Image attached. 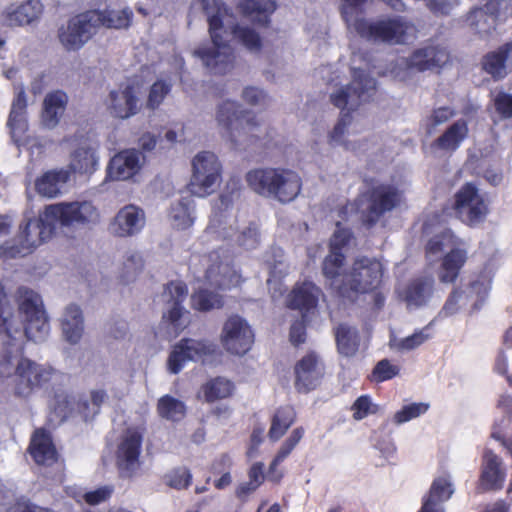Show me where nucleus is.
<instances>
[{
  "label": "nucleus",
  "mask_w": 512,
  "mask_h": 512,
  "mask_svg": "<svg viewBox=\"0 0 512 512\" xmlns=\"http://www.w3.org/2000/svg\"><path fill=\"white\" fill-rule=\"evenodd\" d=\"M241 96L244 102L251 106L264 107L270 103L269 96L262 89L254 86L245 87Z\"/></svg>",
  "instance_id": "774afa93"
},
{
  "label": "nucleus",
  "mask_w": 512,
  "mask_h": 512,
  "mask_svg": "<svg viewBox=\"0 0 512 512\" xmlns=\"http://www.w3.org/2000/svg\"><path fill=\"white\" fill-rule=\"evenodd\" d=\"M7 124L10 128L11 137L18 147L29 144L27 96L22 85L15 88V96L11 104Z\"/></svg>",
  "instance_id": "b1692460"
},
{
  "label": "nucleus",
  "mask_w": 512,
  "mask_h": 512,
  "mask_svg": "<svg viewBox=\"0 0 512 512\" xmlns=\"http://www.w3.org/2000/svg\"><path fill=\"white\" fill-rule=\"evenodd\" d=\"M55 220L46 219V208L38 218L28 219L20 226L16 237L17 244L11 247H0V255L8 258L23 257L50 239L56 229Z\"/></svg>",
  "instance_id": "423d86ee"
},
{
  "label": "nucleus",
  "mask_w": 512,
  "mask_h": 512,
  "mask_svg": "<svg viewBox=\"0 0 512 512\" xmlns=\"http://www.w3.org/2000/svg\"><path fill=\"white\" fill-rule=\"evenodd\" d=\"M376 89V81L361 69H353L350 84L341 86L330 95L334 106L348 111L355 110L362 102L368 101Z\"/></svg>",
  "instance_id": "9b49d317"
},
{
  "label": "nucleus",
  "mask_w": 512,
  "mask_h": 512,
  "mask_svg": "<svg viewBox=\"0 0 512 512\" xmlns=\"http://www.w3.org/2000/svg\"><path fill=\"white\" fill-rule=\"evenodd\" d=\"M88 11L72 17L58 29V39L68 52L80 50L95 34L96 28Z\"/></svg>",
  "instance_id": "f3484780"
},
{
  "label": "nucleus",
  "mask_w": 512,
  "mask_h": 512,
  "mask_svg": "<svg viewBox=\"0 0 512 512\" xmlns=\"http://www.w3.org/2000/svg\"><path fill=\"white\" fill-rule=\"evenodd\" d=\"M215 120L221 135L237 149H244L261 137V124L256 116L236 101L221 102Z\"/></svg>",
  "instance_id": "7ed1b4c3"
},
{
  "label": "nucleus",
  "mask_w": 512,
  "mask_h": 512,
  "mask_svg": "<svg viewBox=\"0 0 512 512\" xmlns=\"http://www.w3.org/2000/svg\"><path fill=\"white\" fill-rule=\"evenodd\" d=\"M108 113L116 119L126 120L139 113L141 108L139 91L130 84L111 90L106 99Z\"/></svg>",
  "instance_id": "412c9836"
},
{
  "label": "nucleus",
  "mask_w": 512,
  "mask_h": 512,
  "mask_svg": "<svg viewBox=\"0 0 512 512\" xmlns=\"http://www.w3.org/2000/svg\"><path fill=\"white\" fill-rule=\"evenodd\" d=\"M187 294L188 288L182 281H171L166 285L164 296L167 302L163 312V320H180L188 314V311L182 306Z\"/></svg>",
  "instance_id": "f704fd0d"
},
{
  "label": "nucleus",
  "mask_w": 512,
  "mask_h": 512,
  "mask_svg": "<svg viewBox=\"0 0 512 512\" xmlns=\"http://www.w3.org/2000/svg\"><path fill=\"white\" fill-rule=\"evenodd\" d=\"M304 433L305 430L302 426L293 429L290 436L283 442L278 450L276 461H284L303 438Z\"/></svg>",
  "instance_id": "338daca9"
},
{
  "label": "nucleus",
  "mask_w": 512,
  "mask_h": 512,
  "mask_svg": "<svg viewBox=\"0 0 512 512\" xmlns=\"http://www.w3.org/2000/svg\"><path fill=\"white\" fill-rule=\"evenodd\" d=\"M50 322H0V376H13L16 397L28 398L47 385L55 374L51 366L24 357V341L42 342Z\"/></svg>",
  "instance_id": "f257e3e1"
},
{
  "label": "nucleus",
  "mask_w": 512,
  "mask_h": 512,
  "mask_svg": "<svg viewBox=\"0 0 512 512\" xmlns=\"http://www.w3.org/2000/svg\"><path fill=\"white\" fill-rule=\"evenodd\" d=\"M345 257L341 252L330 253L325 257L322 265V272L329 281L330 287L338 293L339 296L347 295L346 275L348 272L342 273Z\"/></svg>",
  "instance_id": "72a5a7b5"
},
{
  "label": "nucleus",
  "mask_w": 512,
  "mask_h": 512,
  "mask_svg": "<svg viewBox=\"0 0 512 512\" xmlns=\"http://www.w3.org/2000/svg\"><path fill=\"white\" fill-rule=\"evenodd\" d=\"M490 283L491 277L488 274H482L477 279L471 281L465 290H462L468 295V300L472 302V309H478L479 303L484 301L488 294Z\"/></svg>",
  "instance_id": "3c124183"
},
{
  "label": "nucleus",
  "mask_w": 512,
  "mask_h": 512,
  "mask_svg": "<svg viewBox=\"0 0 512 512\" xmlns=\"http://www.w3.org/2000/svg\"><path fill=\"white\" fill-rule=\"evenodd\" d=\"M70 179V170L65 168L48 170L35 180L36 192L45 198L60 196Z\"/></svg>",
  "instance_id": "473e14b6"
},
{
  "label": "nucleus",
  "mask_w": 512,
  "mask_h": 512,
  "mask_svg": "<svg viewBox=\"0 0 512 512\" xmlns=\"http://www.w3.org/2000/svg\"><path fill=\"white\" fill-rule=\"evenodd\" d=\"M366 2L367 0H342L340 12L349 31H357L358 25L368 20L362 16V7Z\"/></svg>",
  "instance_id": "8fccbe9b"
},
{
  "label": "nucleus",
  "mask_w": 512,
  "mask_h": 512,
  "mask_svg": "<svg viewBox=\"0 0 512 512\" xmlns=\"http://www.w3.org/2000/svg\"><path fill=\"white\" fill-rule=\"evenodd\" d=\"M483 69L492 77H505L508 69H512V42L488 53L482 62Z\"/></svg>",
  "instance_id": "c9c22d12"
},
{
  "label": "nucleus",
  "mask_w": 512,
  "mask_h": 512,
  "mask_svg": "<svg viewBox=\"0 0 512 512\" xmlns=\"http://www.w3.org/2000/svg\"><path fill=\"white\" fill-rule=\"evenodd\" d=\"M400 373V367L394 365L389 359L385 358L377 362L369 377L371 382L382 383L393 379Z\"/></svg>",
  "instance_id": "864d4df0"
},
{
  "label": "nucleus",
  "mask_w": 512,
  "mask_h": 512,
  "mask_svg": "<svg viewBox=\"0 0 512 512\" xmlns=\"http://www.w3.org/2000/svg\"><path fill=\"white\" fill-rule=\"evenodd\" d=\"M232 34L249 51L258 52L261 49V39L253 29L241 25H236L232 29Z\"/></svg>",
  "instance_id": "5fc2aeb1"
},
{
  "label": "nucleus",
  "mask_w": 512,
  "mask_h": 512,
  "mask_svg": "<svg viewBox=\"0 0 512 512\" xmlns=\"http://www.w3.org/2000/svg\"><path fill=\"white\" fill-rule=\"evenodd\" d=\"M449 61L448 51L437 45H428L413 51L409 57L398 58L390 69L392 76L405 81L414 73L435 70Z\"/></svg>",
  "instance_id": "0eeeda50"
},
{
  "label": "nucleus",
  "mask_w": 512,
  "mask_h": 512,
  "mask_svg": "<svg viewBox=\"0 0 512 512\" xmlns=\"http://www.w3.org/2000/svg\"><path fill=\"white\" fill-rule=\"evenodd\" d=\"M170 91V83L162 80L156 81L150 88L147 107L152 110L158 108Z\"/></svg>",
  "instance_id": "e2e57ef3"
},
{
  "label": "nucleus",
  "mask_w": 512,
  "mask_h": 512,
  "mask_svg": "<svg viewBox=\"0 0 512 512\" xmlns=\"http://www.w3.org/2000/svg\"><path fill=\"white\" fill-rule=\"evenodd\" d=\"M428 408L429 405L422 402L404 405L399 411H397L394 414L393 422L395 424H403L425 414Z\"/></svg>",
  "instance_id": "680f3d73"
},
{
  "label": "nucleus",
  "mask_w": 512,
  "mask_h": 512,
  "mask_svg": "<svg viewBox=\"0 0 512 512\" xmlns=\"http://www.w3.org/2000/svg\"><path fill=\"white\" fill-rule=\"evenodd\" d=\"M434 278L422 276L414 279L405 289L403 298L410 308H417L427 303L432 295Z\"/></svg>",
  "instance_id": "58836bf2"
},
{
  "label": "nucleus",
  "mask_w": 512,
  "mask_h": 512,
  "mask_svg": "<svg viewBox=\"0 0 512 512\" xmlns=\"http://www.w3.org/2000/svg\"><path fill=\"white\" fill-rule=\"evenodd\" d=\"M351 116L349 113H343L338 123L335 125L329 135V142L331 145L344 146L346 149H350L349 144L345 141L344 136L347 132L348 126L351 124Z\"/></svg>",
  "instance_id": "0e129e2a"
},
{
  "label": "nucleus",
  "mask_w": 512,
  "mask_h": 512,
  "mask_svg": "<svg viewBox=\"0 0 512 512\" xmlns=\"http://www.w3.org/2000/svg\"><path fill=\"white\" fill-rule=\"evenodd\" d=\"M433 330V322H429L422 330L416 331L410 336L405 337L401 340L399 344L400 349L412 350L422 343H424L428 338L431 337V332Z\"/></svg>",
  "instance_id": "69168bd1"
},
{
  "label": "nucleus",
  "mask_w": 512,
  "mask_h": 512,
  "mask_svg": "<svg viewBox=\"0 0 512 512\" xmlns=\"http://www.w3.org/2000/svg\"><path fill=\"white\" fill-rule=\"evenodd\" d=\"M352 417L356 421H360L371 414H376L379 410L377 404L372 402L370 395L359 396L351 406Z\"/></svg>",
  "instance_id": "bf43d9fd"
},
{
  "label": "nucleus",
  "mask_w": 512,
  "mask_h": 512,
  "mask_svg": "<svg viewBox=\"0 0 512 512\" xmlns=\"http://www.w3.org/2000/svg\"><path fill=\"white\" fill-rule=\"evenodd\" d=\"M201 389L205 401L213 403L232 396L235 387L232 381L218 376L203 384Z\"/></svg>",
  "instance_id": "de8ad7c7"
},
{
  "label": "nucleus",
  "mask_w": 512,
  "mask_h": 512,
  "mask_svg": "<svg viewBox=\"0 0 512 512\" xmlns=\"http://www.w3.org/2000/svg\"><path fill=\"white\" fill-rule=\"evenodd\" d=\"M505 476L506 473L502 468L500 458L491 450L485 451L479 477L478 490L480 492H487L502 489Z\"/></svg>",
  "instance_id": "a878e982"
},
{
  "label": "nucleus",
  "mask_w": 512,
  "mask_h": 512,
  "mask_svg": "<svg viewBox=\"0 0 512 512\" xmlns=\"http://www.w3.org/2000/svg\"><path fill=\"white\" fill-rule=\"evenodd\" d=\"M98 164L96 148L89 143H82L71 154L69 167L75 173L91 175Z\"/></svg>",
  "instance_id": "4c0bfd02"
},
{
  "label": "nucleus",
  "mask_w": 512,
  "mask_h": 512,
  "mask_svg": "<svg viewBox=\"0 0 512 512\" xmlns=\"http://www.w3.org/2000/svg\"><path fill=\"white\" fill-rule=\"evenodd\" d=\"M165 483L176 490L187 489L192 483V474L186 467H176L164 476Z\"/></svg>",
  "instance_id": "6e6d98bb"
},
{
  "label": "nucleus",
  "mask_w": 512,
  "mask_h": 512,
  "mask_svg": "<svg viewBox=\"0 0 512 512\" xmlns=\"http://www.w3.org/2000/svg\"><path fill=\"white\" fill-rule=\"evenodd\" d=\"M146 225L145 211L134 204L120 208L109 223V232L119 238H130L138 235Z\"/></svg>",
  "instance_id": "4be33fe9"
},
{
  "label": "nucleus",
  "mask_w": 512,
  "mask_h": 512,
  "mask_svg": "<svg viewBox=\"0 0 512 512\" xmlns=\"http://www.w3.org/2000/svg\"><path fill=\"white\" fill-rule=\"evenodd\" d=\"M326 374V365L321 355L308 351L294 365V387L299 393H309L317 389Z\"/></svg>",
  "instance_id": "2eb2a0df"
},
{
  "label": "nucleus",
  "mask_w": 512,
  "mask_h": 512,
  "mask_svg": "<svg viewBox=\"0 0 512 512\" xmlns=\"http://www.w3.org/2000/svg\"><path fill=\"white\" fill-rule=\"evenodd\" d=\"M297 413L293 406L284 405L276 409L268 431V437L271 441L276 442L281 439L288 429L295 423Z\"/></svg>",
  "instance_id": "a19ab883"
},
{
  "label": "nucleus",
  "mask_w": 512,
  "mask_h": 512,
  "mask_svg": "<svg viewBox=\"0 0 512 512\" xmlns=\"http://www.w3.org/2000/svg\"><path fill=\"white\" fill-rule=\"evenodd\" d=\"M255 335L248 322H225L221 333V344L232 354L245 355L253 346Z\"/></svg>",
  "instance_id": "5701e85b"
},
{
  "label": "nucleus",
  "mask_w": 512,
  "mask_h": 512,
  "mask_svg": "<svg viewBox=\"0 0 512 512\" xmlns=\"http://www.w3.org/2000/svg\"><path fill=\"white\" fill-rule=\"evenodd\" d=\"M355 33L361 38L374 43L401 45L415 38L417 29L405 17L394 16L362 22L358 25V30Z\"/></svg>",
  "instance_id": "39448f33"
},
{
  "label": "nucleus",
  "mask_w": 512,
  "mask_h": 512,
  "mask_svg": "<svg viewBox=\"0 0 512 512\" xmlns=\"http://www.w3.org/2000/svg\"><path fill=\"white\" fill-rule=\"evenodd\" d=\"M201 263L205 267L204 281L211 287L229 289L241 282V275L217 252L203 256Z\"/></svg>",
  "instance_id": "aec40b11"
},
{
  "label": "nucleus",
  "mask_w": 512,
  "mask_h": 512,
  "mask_svg": "<svg viewBox=\"0 0 512 512\" xmlns=\"http://www.w3.org/2000/svg\"><path fill=\"white\" fill-rule=\"evenodd\" d=\"M96 31L100 27L108 29H127L133 20V11L129 7L107 8L88 11Z\"/></svg>",
  "instance_id": "2f4dec72"
},
{
  "label": "nucleus",
  "mask_w": 512,
  "mask_h": 512,
  "mask_svg": "<svg viewBox=\"0 0 512 512\" xmlns=\"http://www.w3.org/2000/svg\"><path fill=\"white\" fill-rule=\"evenodd\" d=\"M97 207L91 201L61 202L46 206V219L60 226H83L98 222Z\"/></svg>",
  "instance_id": "ddd939ff"
},
{
  "label": "nucleus",
  "mask_w": 512,
  "mask_h": 512,
  "mask_svg": "<svg viewBox=\"0 0 512 512\" xmlns=\"http://www.w3.org/2000/svg\"><path fill=\"white\" fill-rule=\"evenodd\" d=\"M468 295L461 289H455L449 295L442 309L444 317H452L458 314L461 310H464L468 304Z\"/></svg>",
  "instance_id": "4d7b16f0"
},
{
  "label": "nucleus",
  "mask_w": 512,
  "mask_h": 512,
  "mask_svg": "<svg viewBox=\"0 0 512 512\" xmlns=\"http://www.w3.org/2000/svg\"><path fill=\"white\" fill-rule=\"evenodd\" d=\"M454 207L462 221L469 225L482 222L488 213L485 200L471 183L465 184L456 193Z\"/></svg>",
  "instance_id": "6ab92c4d"
},
{
  "label": "nucleus",
  "mask_w": 512,
  "mask_h": 512,
  "mask_svg": "<svg viewBox=\"0 0 512 512\" xmlns=\"http://www.w3.org/2000/svg\"><path fill=\"white\" fill-rule=\"evenodd\" d=\"M512 16V3L509 0H489L481 7L470 10L465 18L468 28L480 36L489 35L498 21Z\"/></svg>",
  "instance_id": "4468645a"
},
{
  "label": "nucleus",
  "mask_w": 512,
  "mask_h": 512,
  "mask_svg": "<svg viewBox=\"0 0 512 512\" xmlns=\"http://www.w3.org/2000/svg\"><path fill=\"white\" fill-rule=\"evenodd\" d=\"M468 260V249L466 243L454 247L453 250L447 251L441 258V264L438 271V279L441 283H454L461 269Z\"/></svg>",
  "instance_id": "cd10ccee"
},
{
  "label": "nucleus",
  "mask_w": 512,
  "mask_h": 512,
  "mask_svg": "<svg viewBox=\"0 0 512 512\" xmlns=\"http://www.w3.org/2000/svg\"><path fill=\"white\" fill-rule=\"evenodd\" d=\"M468 135L465 120H458L436 139L434 145L444 151H455Z\"/></svg>",
  "instance_id": "a18cd8bd"
},
{
  "label": "nucleus",
  "mask_w": 512,
  "mask_h": 512,
  "mask_svg": "<svg viewBox=\"0 0 512 512\" xmlns=\"http://www.w3.org/2000/svg\"><path fill=\"white\" fill-rule=\"evenodd\" d=\"M51 408L57 418L66 420L73 410V399L64 391L55 392Z\"/></svg>",
  "instance_id": "052dcab7"
},
{
  "label": "nucleus",
  "mask_w": 512,
  "mask_h": 512,
  "mask_svg": "<svg viewBox=\"0 0 512 512\" xmlns=\"http://www.w3.org/2000/svg\"><path fill=\"white\" fill-rule=\"evenodd\" d=\"M28 451L38 465L50 466L57 462L58 454L50 434L44 428L34 431Z\"/></svg>",
  "instance_id": "c756f323"
},
{
  "label": "nucleus",
  "mask_w": 512,
  "mask_h": 512,
  "mask_svg": "<svg viewBox=\"0 0 512 512\" xmlns=\"http://www.w3.org/2000/svg\"><path fill=\"white\" fill-rule=\"evenodd\" d=\"M453 493L454 486L449 474L434 478L428 492L422 498V505L418 512H444L442 505L452 497Z\"/></svg>",
  "instance_id": "393cba45"
},
{
  "label": "nucleus",
  "mask_w": 512,
  "mask_h": 512,
  "mask_svg": "<svg viewBox=\"0 0 512 512\" xmlns=\"http://www.w3.org/2000/svg\"><path fill=\"white\" fill-rule=\"evenodd\" d=\"M335 340L338 352L345 357L354 356L360 346V334L347 323H340L335 328Z\"/></svg>",
  "instance_id": "37998d69"
},
{
  "label": "nucleus",
  "mask_w": 512,
  "mask_h": 512,
  "mask_svg": "<svg viewBox=\"0 0 512 512\" xmlns=\"http://www.w3.org/2000/svg\"><path fill=\"white\" fill-rule=\"evenodd\" d=\"M143 266L144 261L139 253L133 252L129 254L123 263V270L121 275L123 281L126 283L134 281L142 272Z\"/></svg>",
  "instance_id": "13d9d810"
},
{
  "label": "nucleus",
  "mask_w": 512,
  "mask_h": 512,
  "mask_svg": "<svg viewBox=\"0 0 512 512\" xmlns=\"http://www.w3.org/2000/svg\"><path fill=\"white\" fill-rule=\"evenodd\" d=\"M465 241L456 236L450 229H444L434 235L426 245V255L428 258L434 256H443L447 251L453 250Z\"/></svg>",
  "instance_id": "c03bdc74"
},
{
  "label": "nucleus",
  "mask_w": 512,
  "mask_h": 512,
  "mask_svg": "<svg viewBox=\"0 0 512 512\" xmlns=\"http://www.w3.org/2000/svg\"><path fill=\"white\" fill-rule=\"evenodd\" d=\"M16 298L19 310L27 320H46V311L38 293L27 287H19Z\"/></svg>",
  "instance_id": "e433bc0d"
},
{
  "label": "nucleus",
  "mask_w": 512,
  "mask_h": 512,
  "mask_svg": "<svg viewBox=\"0 0 512 512\" xmlns=\"http://www.w3.org/2000/svg\"><path fill=\"white\" fill-rule=\"evenodd\" d=\"M383 275V266L375 258H357L346 275L347 295L343 298L353 300L359 293H366L376 288Z\"/></svg>",
  "instance_id": "f8f14e48"
},
{
  "label": "nucleus",
  "mask_w": 512,
  "mask_h": 512,
  "mask_svg": "<svg viewBox=\"0 0 512 512\" xmlns=\"http://www.w3.org/2000/svg\"><path fill=\"white\" fill-rule=\"evenodd\" d=\"M203 11L209 23V33L212 39L211 47H200L194 51L203 64L215 74H224L233 62L232 49L223 38V19L227 9L221 0H193L191 12Z\"/></svg>",
  "instance_id": "f03ea898"
},
{
  "label": "nucleus",
  "mask_w": 512,
  "mask_h": 512,
  "mask_svg": "<svg viewBox=\"0 0 512 512\" xmlns=\"http://www.w3.org/2000/svg\"><path fill=\"white\" fill-rule=\"evenodd\" d=\"M243 16L260 25H266L276 9L272 0H244L238 4Z\"/></svg>",
  "instance_id": "79ce46f5"
},
{
  "label": "nucleus",
  "mask_w": 512,
  "mask_h": 512,
  "mask_svg": "<svg viewBox=\"0 0 512 512\" xmlns=\"http://www.w3.org/2000/svg\"><path fill=\"white\" fill-rule=\"evenodd\" d=\"M43 6L39 0H28L20 5L8 6L2 14V23L9 27L30 24L42 14Z\"/></svg>",
  "instance_id": "c85d7f7f"
},
{
  "label": "nucleus",
  "mask_w": 512,
  "mask_h": 512,
  "mask_svg": "<svg viewBox=\"0 0 512 512\" xmlns=\"http://www.w3.org/2000/svg\"><path fill=\"white\" fill-rule=\"evenodd\" d=\"M321 290L312 282L296 285L287 297V306L303 314L312 312L318 304Z\"/></svg>",
  "instance_id": "7c9ffc66"
},
{
  "label": "nucleus",
  "mask_w": 512,
  "mask_h": 512,
  "mask_svg": "<svg viewBox=\"0 0 512 512\" xmlns=\"http://www.w3.org/2000/svg\"><path fill=\"white\" fill-rule=\"evenodd\" d=\"M191 305L199 311H210L222 307L223 299L218 293L208 291L206 288H199L191 296Z\"/></svg>",
  "instance_id": "603ef678"
},
{
  "label": "nucleus",
  "mask_w": 512,
  "mask_h": 512,
  "mask_svg": "<svg viewBox=\"0 0 512 512\" xmlns=\"http://www.w3.org/2000/svg\"><path fill=\"white\" fill-rule=\"evenodd\" d=\"M365 197L368 205L362 209V218L365 223L372 225L401 202L402 194L394 185L382 183L374 185Z\"/></svg>",
  "instance_id": "dca6fc26"
},
{
  "label": "nucleus",
  "mask_w": 512,
  "mask_h": 512,
  "mask_svg": "<svg viewBox=\"0 0 512 512\" xmlns=\"http://www.w3.org/2000/svg\"><path fill=\"white\" fill-rule=\"evenodd\" d=\"M67 95L62 91L47 94L43 101L42 124L51 129L58 125L67 104Z\"/></svg>",
  "instance_id": "ea45409f"
},
{
  "label": "nucleus",
  "mask_w": 512,
  "mask_h": 512,
  "mask_svg": "<svg viewBox=\"0 0 512 512\" xmlns=\"http://www.w3.org/2000/svg\"><path fill=\"white\" fill-rule=\"evenodd\" d=\"M246 182L256 194L289 203L296 199L302 190L300 175L285 168H256L247 172Z\"/></svg>",
  "instance_id": "20e7f679"
},
{
  "label": "nucleus",
  "mask_w": 512,
  "mask_h": 512,
  "mask_svg": "<svg viewBox=\"0 0 512 512\" xmlns=\"http://www.w3.org/2000/svg\"><path fill=\"white\" fill-rule=\"evenodd\" d=\"M142 155L135 149L121 151L114 155L108 165L107 175L111 180H127L140 170Z\"/></svg>",
  "instance_id": "bb28decb"
},
{
  "label": "nucleus",
  "mask_w": 512,
  "mask_h": 512,
  "mask_svg": "<svg viewBox=\"0 0 512 512\" xmlns=\"http://www.w3.org/2000/svg\"><path fill=\"white\" fill-rule=\"evenodd\" d=\"M191 165L190 192L198 197L214 193L222 182V164L217 155L201 151L193 157Z\"/></svg>",
  "instance_id": "6e6552de"
},
{
  "label": "nucleus",
  "mask_w": 512,
  "mask_h": 512,
  "mask_svg": "<svg viewBox=\"0 0 512 512\" xmlns=\"http://www.w3.org/2000/svg\"><path fill=\"white\" fill-rule=\"evenodd\" d=\"M208 229L217 234L218 237L233 241L245 250L257 249L261 244L260 227L255 221L238 225L235 218L227 217L222 213H215L210 220Z\"/></svg>",
  "instance_id": "1a4fd4ad"
},
{
  "label": "nucleus",
  "mask_w": 512,
  "mask_h": 512,
  "mask_svg": "<svg viewBox=\"0 0 512 512\" xmlns=\"http://www.w3.org/2000/svg\"><path fill=\"white\" fill-rule=\"evenodd\" d=\"M143 435L137 429H127L116 451V465L123 478H132L140 467Z\"/></svg>",
  "instance_id": "a211bd4d"
},
{
  "label": "nucleus",
  "mask_w": 512,
  "mask_h": 512,
  "mask_svg": "<svg viewBox=\"0 0 512 512\" xmlns=\"http://www.w3.org/2000/svg\"><path fill=\"white\" fill-rule=\"evenodd\" d=\"M220 354L217 345L211 341L182 338L173 346L167 368L170 373L178 374L188 361L212 362Z\"/></svg>",
  "instance_id": "9d476101"
},
{
  "label": "nucleus",
  "mask_w": 512,
  "mask_h": 512,
  "mask_svg": "<svg viewBox=\"0 0 512 512\" xmlns=\"http://www.w3.org/2000/svg\"><path fill=\"white\" fill-rule=\"evenodd\" d=\"M192 209L193 201L189 198H182L174 202L169 211L171 225L179 230H184L192 226L194 222Z\"/></svg>",
  "instance_id": "49530a36"
},
{
  "label": "nucleus",
  "mask_w": 512,
  "mask_h": 512,
  "mask_svg": "<svg viewBox=\"0 0 512 512\" xmlns=\"http://www.w3.org/2000/svg\"><path fill=\"white\" fill-rule=\"evenodd\" d=\"M157 413L160 418L178 422L186 415V405L171 395H164L158 399Z\"/></svg>",
  "instance_id": "09e8293b"
}]
</instances>
